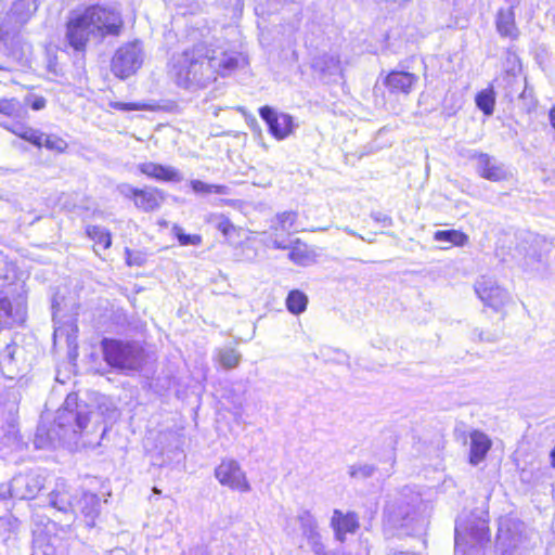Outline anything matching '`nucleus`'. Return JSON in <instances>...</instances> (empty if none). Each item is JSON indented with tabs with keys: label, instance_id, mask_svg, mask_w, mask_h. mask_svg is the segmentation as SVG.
Wrapping results in <instances>:
<instances>
[{
	"label": "nucleus",
	"instance_id": "nucleus-18",
	"mask_svg": "<svg viewBox=\"0 0 555 555\" xmlns=\"http://www.w3.org/2000/svg\"><path fill=\"white\" fill-rule=\"evenodd\" d=\"M302 535L307 539L312 552L315 555H326L324 552V545L322 538L319 532V526L314 516L308 509H301L296 516Z\"/></svg>",
	"mask_w": 555,
	"mask_h": 555
},
{
	"label": "nucleus",
	"instance_id": "nucleus-61",
	"mask_svg": "<svg viewBox=\"0 0 555 555\" xmlns=\"http://www.w3.org/2000/svg\"><path fill=\"white\" fill-rule=\"evenodd\" d=\"M86 444H92V441L91 440L82 441V446H86Z\"/></svg>",
	"mask_w": 555,
	"mask_h": 555
},
{
	"label": "nucleus",
	"instance_id": "nucleus-46",
	"mask_svg": "<svg viewBox=\"0 0 555 555\" xmlns=\"http://www.w3.org/2000/svg\"><path fill=\"white\" fill-rule=\"evenodd\" d=\"M140 189L132 186L129 183H121L117 185L118 193L125 198L132 199L134 202L138 196V192Z\"/></svg>",
	"mask_w": 555,
	"mask_h": 555
},
{
	"label": "nucleus",
	"instance_id": "nucleus-22",
	"mask_svg": "<svg viewBox=\"0 0 555 555\" xmlns=\"http://www.w3.org/2000/svg\"><path fill=\"white\" fill-rule=\"evenodd\" d=\"M418 76L405 70H392L384 80L385 86L391 93L409 94L417 83Z\"/></svg>",
	"mask_w": 555,
	"mask_h": 555
},
{
	"label": "nucleus",
	"instance_id": "nucleus-34",
	"mask_svg": "<svg viewBox=\"0 0 555 555\" xmlns=\"http://www.w3.org/2000/svg\"><path fill=\"white\" fill-rule=\"evenodd\" d=\"M190 185L197 194H228V186L220 184H209L201 180H191Z\"/></svg>",
	"mask_w": 555,
	"mask_h": 555
},
{
	"label": "nucleus",
	"instance_id": "nucleus-45",
	"mask_svg": "<svg viewBox=\"0 0 555 555\" xmlns=\"http://www.w3.org/2000/svg\"><path fill=\"white\" fill-rule=\"evenodd\" d=\"M111 107L122 111V112H130V111H141L146 109L149 105L144 103H124V102H112Z\"/></svg>",
	"mask_w": 555,
	"mask_h": 555
},
{
	"label": "nucleus",
	"instance_id": "nucleus-53",
	"mask_svg": "<svg viewBox=\"0 0 555 555\" xmlns=\"http://www.w3.org/2000/svg\"><path fill=\"white\" fill-rule=\"evenodd\" d=\"M478 337L480 340H485V341H494L496 339L495 335L489 334V335L485 336L483 332H479Z\"/></svg>",
	"mask_w": 555,
	"mask_h": 555
},
{
	"label": "nucleus",
	"instance_id": "nucleus-3",
	"mask_svg": "<svg viewBox=\"0 0 555 555\" xmlns=\"http://www.w3.org/2000/svg\"><path fill=\"white\" fill-rule=\"evenodd\" d=\"M427 512L428 504L421 494L404 488L386 503L384 521L403 534L411 535L424 529Z\"/></svg>",
	"mask_w": 555,
	"mask_h": 555
},
{
	"label": "nucleus",
	"instance_id": "nucleus-15",
	"mask_svg": "<svg viewBox=\"0 0 555 555\" xmlns=\"http://www.w3.org/2000/svg\"><path fill=\"white\" fill-rule=\"evenodd\" d=\"M261 119L267 124L270 134L276 140H284L297 127L294 118L286 113H279L275 108L266 105L259 108Z\"/></svg>",
	"mask_w": 555,
	"mask_h": 555
},
{
	"label": "nucleus",
	"instance_id": "nucleus-33",
	"mask_svg": "<svg viewBox=\"0 0 555 555\" xmlns=\"http://www.w3.org/2000/svg\"><path fill=\"white\" fill-rule=\"evenodd\" d=\"M86 233L89 238L94 241L95 244L102 245L104 249L112 245L111 233L103 227L100 225H88Z\"/></svg>",
	"mask_w": 555,
	"mask_h": 555
},
{
	"label": "nucleus",
	"instance_id": "nucleus-14",
	"mask_svg": "<svg viewBox=\"0 0 555 555\" xmlns=\"http://www.w3.org/2000/svg\"><path fill=\"white\" fill-rule=\"evenodd\" d=\"M17 412L18 406L15 400L0 402V440L10 449L17 448L20 444Z\"/></svg>",
	"mask_w": 555,
	"mask_h": 555
},
{
	"label": "nucleus",
	"instance_id": "nucleus-9",
	"mask_svg": "<svg viewBox=\"0 0 555 555\" xmlns=\"http://www.w3.org/2000/svg\"><path fill=\"white\" fill-rule=\"evenodd\" d=\"M524 522L504 517L499 521L495 538V552L498 555H513L524 543Z\"/></svg>",
	"mask_w": 555,
	"mask_h": 555
},
{
	"label": "nucleus",
	"instance_id": "nucleus-26",
	"mask_svg": "<svg viewBox=\"0 0 555 555\" xmlns=\"http://www.w3.org/2000/svg\"><path fill=\"white\" fill-rule=\"evenodd\" d=\"M164 202V193L157 188L140 189L134 199V206L145 212L156 210Z\"/></svg>",
	"mask_w": 555,
	"mask_h": 555
},
{
	"label": "nucleus",
	"instance_id": "nucleus-36",
	"mask_svg": "<svg viewBox=\"0 0 555 555\" xmlns=\"http://www.w3.org/2000/svg\"><path fill=\"white\" fill-rule=\"evenodd\" d=\"M0 113L9 117H21L25 109L16 99L0 100Z\"/></svg>",
	"mask_w": 555,
	"mask_h": 555
},
{
	"label": "nucleus",
	"instance_id": "nucleus-50",
	"mask_svg": "<svg viewBox=\"0 0 555 555\" xmlns=\"http://www.w3.org/2000/svg\"><path fill=\"white\" fill-rule=\"evenodd\" d=\"M1 125H2V127H4L5 129H8L9 131H11L12 133L16 134L20 138H21V133H23V131L27 127L20 122L12 124L11 126H9L7 124H1Z\"/></svg>",
	"mask_w": 555,
	"mask_h": 555
},
{
	"label": "nucleus",
	"instance_id": "nucleus-1",
	"mask_svg": "<svg viewBox=\"0 0 555 555\" xmlns=\"http://www.w3.org/2000/svg\"><path fill=\"white\" fill-rule=\"evenodd\" d=\"M244 63L245 59L237 52L198 42L171 56L169 74L181 88H203L215 81L217 75H230Z\"/></svg>",
	"mask_w": 555,
	"mask_h": 555
},
{
	"label": "nucleus",
	"instance_id": "nucleus-16",
	"mask_svg": "<svg viewBox=\"0 0 555 555\" xmlns=\"http://www.w3.org/2000/svg\"><path fill=\"white\" fill-rule=\"evenodd\" d=\"M215 476L221 485L233 490L240 492H248L250 490L245 473L235 460H223L216 467Z\"/></svg>",
	"mask_w": 555,
	"mask_h": 555
},
{
	"label": "nucleus",
	"instance_id": "nucleus-52",
	"mask_svg": "<svg viewBox=\"0 0 555 555\" xmlns=\"http://www.w3.org/2000/svg\"><path fill=\"white\" fill-rule=\"evenodd\" d=\"M44 106H46V99L42 98V96L36 98L31 102V108L35 109V111L42 109Z\"/></svg>",
	"mask_w": 555,
	"mask_h": 555
},
{
	"label": "nucleus",
	"instance_id": "nucleus-13",
	"mask_svg": "<svg viewBox=\"0 0 555 555\" xmlns=\"http://www.w3.org/2000/svg\"><path fill=\"white\" fill-rule=\"evenodd\" d=\"M72 490V487L65 479L59 478L53 490L48 494L49 507L65 516L66 526H70L76 520V508Z\"/></svg>",
	"mask_w": 555,
	"mask_h": 555
},
{
	"label": "nucleus",
	"instance_id": "nucleus-56",
	"mask_svg": "<svg viewBox=\"0 0 555 555\" xmlns=\"http://www.w3.org/2000/svg\"><path fill=\"white\" fill-rule=\"evenodd\" d=\"M550 461H551V466L555 468V447L552 449V451L550 453Z\"/></svg>",
	"mask_w": 555,
	"mask_h": 555
},
{
	"label": "nucleus",
	"instance_id": "nucleus-42",
	"mask_svg": "<svg viewBox=\"0 0 555 555\" xmlns=\"http://www.w3.org/2000/svg\"><path fill=\"white\" fill-rule=\"evenodd\" d=\"M515 100H518L519 102H521V104L526 111H531L535 106V102L533 99V91H532V89H529L527 87V85L515 96Z\"/></svg>",
	"mask_w": 555,
	"mask_h": 555
},
{
	"label": "nucleus",
	"instance_id": "nucleus-19",
	"mask_svg": "<svg viewBox=\"0 0 555 555\" xmlns=\"http://www.w3.org/2000/svg\"><path fill=\"white\" fill-rule=\"evenodd\" d=\"M470 159L476 160V170L478 175L489 181L499 182L507 179V171L504 166L498 163L487 153L474 152Z\"/></svg>",
	"mask_w": 555,
	"mask_h": 555
},
{
	"label": "nucleus",
	"instance_id": "nucleus-24",
	"mask_svg": "<svg viewBox=\"0 0 555 555\" xmlns=\"http://www.w3.org/2000/svg\"><path fill=\"white\" fill-rule=\"evenodd\" d=\"M517 5L508 3L507 9H500L496 14V30L498 33L505 38H509L511 40H515L519 36V30L515 24V13L514 9Z\"/></svg>",
	"mask_w": 555,
	"mask_h": 555
},
{
	"label": "nucleus",
	"instance_id": "nucleus-44",
	"mask_svg": "<svg viewBox=\"0 0 555 555\" xmlns=\"http://www.w3.org/2000/svg\"><path fill=\"white\" fill-rule=\"evenodd\" d=\"M21 138L40 147V140H43V133L39 130L26 127L23 133H21Z\"/></svg>",
	"mask_w": 555,
	"mask_h": 555
},
{
	"label": "nucleus",
	"instance_id": "nucleus-20",
	"mask_svg": "<svg viewBox=\"0 0 555 555\" xmlns=\"http://www.w3.org/2000/svg\"><path fill=\"white\" fill-rule=\"evenodd\" d=\"M26 296L17 294L13 299L0 298V322L4 324L22 323L26 318Z\"/></svg>",
	"mask_w": 555,
	"mask_h": 555
},
{
	"label": "nucleus",
	"instance_id": "nucleus-7",
	"mask_svg": "<svg viewBox=\"0 0 555 555\" xmlns=\"http://www.w3.org/2000/svg\"><path fill=\"white\" fill-rule=\"evenodd\" d=\"M46 485L44 472L40 468H31L14 475L9 483V488H2V496L10 494L11 498L18 500H31L43 489Z\"/></svg>",
	"mask_w": 555,
	"mask_h": 555
},
{
	"label": "nucleus",
	"instance_id": "nucleus-55",
	"mask_svg": "<svg viewBox=\"0 0 555 555\" xmlns=\"http://www.w3.org/2000/svg\"><path fill=\"white\" fill-rule=\"evenodd\" d=\"M532 259H535L538 262H542L544 260V256L540 254H535V251L530 256Z\"/></svg>",
	"mask_w": 555,
	"mask_h": 555
},
{
	"label": "nucleus",
	"instance_id": "nucleus-40",
	"mask_svg": "<svg viewBox=\"0 0 555 555\" xmlns=\"http://www.w3.org/2000/svg\"><path fill=\"white\" fill-rule=\"evenodd\" d=\"M41 146H44L51 151L62 152L66 149L67 144L63 139L59 137L47 135L43 133V140H40V147Z\"/></svg>",
	"mask_w": 555,
	"mask_h": 555
},
{
	"label": "nucleus",
	"instance_id": "nucleus-12",
	"mask_svg": "<svg viewBox=\"0 0 555 555\" xmlns=\"http://www.w3.org/2000/svg\"><path fill=\"white\" fill-rule=\"evenodd\" d=\"M298 219L297 211L288 210L276 214L271 221L270 231L266 234V244L274 249H287V237Z\"/></svg>",
	"mask_w": 555,
	"mask_h": 555
},
{
	"label": "nucleus",
	"instance_id": "nucleus-29",
	"mask_svg": "<svg viewBox=\"0 0 555 555\" xmlns=\"http://www.w3.org/2000/svg\"><path fill=\"white\" fill-rule=\"evenodd\" d=\"M434 240L440 243H448L454 246H464L468 242V236L459 230H439L434 234Z\"/></svg>",
	"mask_w": 555,
	"mask_h": 555
},
{
	"label": "nucleus",
	"instance_id": "nucleus-8",
	"mask_svg": "<svg viewBox=\"0 0 555 555\" xmlns=\"http://www.w3.org/2000/svg\"><path fill=\"white\" fill-rule=\"evenodd\" d=\"M144 53L141 41H132L121 46L114 54L111 63L113 74L125 79L133 75L143 64Z\"/></svg>",
	"mask_w": 555,
	"mask_h": 555
},
{
	"label": "nucleus",
	"instance_id": "nucleus-17",
	"mask_svg": "<svg viewBox=\"0 0 555 555\" xmlns=\"http://www.w3.org/2000/svg\"><path fill=\"white\" fill-rule=\"evenodd\" d=\"M475 292L478 298L488 307L499 311L509 299L508 293L498 283L486 276H481L475 283Z\"/></svg>",
	"mask_w": 555,
	"mask_h": 555
},
{
	"label": "nucleus",
	"instance_id": "nucleus-4",
	"mask_svg": "<svg viewBox=\"0 0 555 555\" xmlns=\"http://www.w3.org/2000/svg\"><path fill=\"white\" fill-rule=\"evenodd\" d=\"M487 513L462 514L455 520L454 555H487L490 543Z\"/></svg>",
	"mask_w": 555,
	"mask_h": 555
},
{
	"label": "nucleus",
	"instance_id": "nucleus-38",
	"mask_svg": "<svg viewBox=\"0 0 555 555\" xmlns=\"http://www.w3.org/2000/svg\"><path fill=\"white\" fill-rule=\"evenodd\" d=\"M172 231H173L175 235L177 236L180 245H182V246H188V245L197 246L202 242V238L199 235L186 234V233H184L183 229L179 225H175Z\"/></svg>",
	"mask_w": 555,
	"mask_h": 555
},
{
	"label": "nucleus",
	"instance_id": "nucleus-30",
	"mask_svg": "<svg viewBox=\"0 0 555 555\" xmlns=\"http://www.w3.org/2000/svg\"><path fill=\"white\" fill-rule=\"evenodd\" d=\"M477 107L486 115L491 116L494 111L495 93L493 87H489L477 93L475 99Z\"/></svg>",
	"mask_w": 555,
	"mask_h": 555
},
{
	"label": "nucleus",
	"instance_id": "nucleus-51",
	"mask_svg": "<svg viewBox=\"0 0 555 555\" xmlns=\"http://www.w3.org/2000/svg\"><path fill=\"white\" fill-rule=\"evenodd\" d=\"M10 268V263L5 258H0V279H9L8 271Z\"/></svg>",
	"mask_w": 555,
	"mask_h": 555
},
{
	"label": "nucleus",
	"instance_id": "nucleus-43",
	"mask_svg": "<svg viewBox=\"0 0 555 555\" xmlns=\"http://www.w3.org/2000/svg\"><path fill=\"white\" fill-rule=\"evenodd\" d=\"M375 472V467L370 464L353 465L350 467L349 474L353 478H369Z\"/></svg>",
	"mask_w": 555,
	"mask_h": 555
},
{
	"label": "nucleus",
	"instance_id": "nucleus-47",
	"mask_svg": "<svg viewBox=\"0 0 555 555\" xmlns=\"http://www.w3.org/2000/svg\"><path fill=\"white\" fill-rule=\"evenodd\" d=\"M157 166H158V164H156V163L146 162V163H142L139 165V170L141 173H143L150 178H154V176L156 175Z\"/></svg>",
	"mask_w": 555,
	"mask_h": 555
},
{
	"label": "nucleus",
	"instance_id": "nucleus-10",
	"mask_svg": "<svg viewBox=\"0 0 555 555\" xmlns=\"http://www.w3.org/2000/svg\"><path fill=\"white\" fill-rule=\"evenodd\" d=\"M94 33L86 16L85 10L69 16L66 23L65 41L75 51L83 53Z\"/></svg>",
	"mask_w": 555,
	"mask_h": 555
},
{
	"label": "nucleus",
	"instance_id": "nucleus-54",
	"mask_svg": "<svg viewBox=\"0 0 555 555\" xmlns=\"http://www.w3.org/2000/svg\"><path fill=\"white\" fill-rule=\"evenodd\" d=\"M548 117H550V122H551V126L554 128L555 130V105L551 108L550 113H548Z\"/></svg>",
	"mask_w": 555,
	"mask_h": 555
},
{
	"label": "nucleus",
	"instance_id": "nucleus-6",
	"mask_svg": "<svg viewBox=\"0 0 555 555\" xmlns=\"http://www.w3.org/2000/svg\"><path fill=\"white\" fill-rule=\"evenodd\" d=\"M85 12L94 33V39L102 40L106 36L120 34L124 21L116 8L95 4L86 8Z\"/></svg>",
	"mask_w": 555,
	"mask_h": 555
},
{
	"label": "nucleus",
	"instance_id": "nucleus-41",
	"mask_svg": "<svg viewBox=\"0 0 555 555\" xmlns=\"http://www.w3.org/2000/svg\"><path fill=\"white\" fill-rule=\"evenodd\" d=\"M209 221L214 223V225L224 235H229L230 232L233 230V224L224 215H211L209 217Z\"/></svg>",
	"mask_w": 555,
	"mask_h": 555
},
{
	"label": "nucleus",
	"instance_id": "nucleus-28",
	"mask_svg": "<svg viewBox=\"0 0 555 555\" xmlns=\"http://www.w3.org/2000/svg\"><path fill=\"white\" fill-rule=\"evenodd\" d=\"M314 70L324 75H336L340 70V61L337 55L324 53L313 60Z\"/></svg>",
	"mask_w": 555,
	"mask_h": 555
},
{
	"label": "nucleus",
	"instance_id": "nucleus-25",
	"mask_svg": "<svg viewBox=\"0 0 555 555\" xmlns=\"http://www.w3.org/2000/svg\"><path fill=\"white\" fill-rule=\"evenodd\" d=\"M492 443L489 437L479 431L474 430L470 434L469 463L474 466L482 462L489 452Z\"/></svg>",
	"mask_w": 555,
	"mask_h": 555
},
{
	"label": "nucleus",
	"instance_id": "nucleus-27",
	"mask_svg": "<svg viewBox=\"0 0 555 555\" xmlns=\"http://www.w3.org/2000/svg\"><path fill=\"white\" fill-rule=\"evenodd\" d=\"M289 259L298 266H308L314 261V253L310 250L306 243L297 238L292 244H288Z\"/></svg>",
	"mask_w": 555,
	"mask_h": 555
},
{
	"label": "nucleus",
	"instance_id": "nucleus-35",
	"mask_svg": "<svg viewBox=\"0 0 555 555\" xmlns=\"http://www.w3.org/2000/svg\"><path fill=\"white\" fill-rule=\"evenodd\" d=\"M153 179L163 182H180L182 181L183 177L181 172L175 167L158 164L156 175Z\"/></svg>",
	"mask_w": 555,
	"mask_h": 555
},
{
	"label": "nucleus",
	"instance_id": "nucleus-32",
	"mask_svg": "<svg viewBox=\"0 0 555 555\" xmlns=\"http://www.w3.org/2000/svg\"><path fill=\"white\" fill-rule=\"evenodd\" d=\"M36 10L37 4L35 0H17L12 7L13 15H15L21 23L27 22Z\"/></svg>",
	"mask_w": 555,
	"mask_h": 555
},
{
	"label": "nucleus",
	"instance_id": "nucleus-59",
	"mask_svg": "<svg viewBox=\"0 0 555 555\" xmlns=\"http://www.w3.org/2000/svg\"><path fill=\"white\" fill-rule=\"evenodd\" d=\"M2 488H9V486L1 485V486H0V494H2V492H3V489H2ZM7 495H8V494H5V495H3V496H2V495H0V499H5V498H7Z\"/></svg>",
	"mask_w": 555,
	"mask_h": 555
},
{
	"label": "nucleus",
	"instance_id": "nucleus-58",
	"mask_svg": "<svg viewBox=\"0 0 555 555\" xmlns=\"http://www.w3.org/2000/svg\"><path fill=\"white\" fill-rule=\"evenodd\" d=\"M534 243H535V245H542L543 247H547L548 246V243L546 241H543V240H535Z\"/></svg>",
	"mask_w": 555,
	"mask_h": 555
},
{
	"label": "nucleus",
	"instance_id": "nucleus-11",
	"mask_svg": "<svg viewBox=\"0 0 555 555\" xmlns=\"http://www.w3.org/2000/svg\"><path fill=\"white\" fill-rule=\"evenodd\" d=\"M526 82L517 55L508 52L506 68L502 76L495 79L496 87L503 90L504 98L513 102L515 96L526 86Z\"/></svg>",
	"mask_w": 555,
	"mask_h": 555
},
{
	"label": "nucleus",
	"instance_id": "nucleus-21",
	"mask_svg": "<svg viewBox=\"0 0 555 555\" xmlns=\"http://www.w3.org/2000/svg\"><path fill=\"white\" fill-rule=\"evenodd\" d=\"M331 526L334 530L336 540L344 542L347 533H356L359 529V518L354 512L343 513L334 509L331 519Z\"/></svg>",
	"mask_w": 555,
	"mask_h": 555
},
{
	"label": "nucleus",
	"instance_id": "nucleus-48",
	"mask_svg": "<svg viewBox=\"0 0 555 555\" xmlns=\"http://www.w3.org/2000/svg\"><path fill=\"white\" fill-rule=\"evenodd\" d=\"M126 255L129 266H142L144 263V257L139 253H131L129 249H126Z\"/></svg>",
	"mask_w": 555,
	"mask_h": 555
},
{
	"label": "nucleus",
	"instance_id": "nucleus-57",
	"mask_svg": "<svg viewBox=\"0 0 555 555\" xmlns=\"http://www.w3.org/2000/svg\"><path fill=\"white\" fill-rule=\"evenodd\" d=\"M345 232H346L347 234H349V235L357 236V237H359V238L363 240V237H362L361 235L357 234L353 230H351V229H349V228H346V229H345Z\"/></svg>",
	"mask_w": 555,
	"mask_h": 555
},
{
	"label": "nucleus",
	"instance_id": "nucleus-31",
	"mask_svg": "<svg viewBox=\"0 0 555 555\" xmlns=\"http://www.w3.org/2000/svg\"><path fill=\"white\" fill-rule=\"evenodd\" d=\"M308 297L305 293L298 289H293L288 293L286 298L287 310L293 314H300L307 309Z\"/></svg>",
	"mask_w": 555,
	"mask_h": 555
},
{
	"label": "nucleus",
	"instance_id": "nucleus-49",
	"mask_svg": "<svg viewBox=\"0 0 555 555\" xmlns=\"http://www.w3.org/2000/svg\"><path fill=\"white\" fill-rule=\"evenodd\" d=\"M371 216L376 222L382 223L384 227L392 225V219L383 212H373Z\"/></svg>",
	"mask_w": 555,
	"mask_h": 555
},
{
	"label": "nucleus",
	"instance_id": "nucleus-60",
	"mask_svg": "<svg viewBox=\"0 0 555 555\" xmlns=\"http://www.w3.org/2000/svg\"><path fill=\"white\" fill-rule=\"evenodd\" d=\"M507 3H512L514 5H518L520 3V0H505Z\"/></svg>",
	"mask_w": 555,
	"mask_h": 555
},
{
	"label": "nucleus",
	"instance_id": "nucleus-5",
	"mask_svg": "<svg viewBox=\"0 0 555 555\" xmlns=\"http://www.w3.org/2000/svg\"><path fill=\"white\" fill-rule=\"evenodd\" d=\"M101 348L105 362L122 372L138 371L143 363V351L134 343L103 338Z\"/></svg>",
	"mask_w": 555,
	"mask_h": 555
},
{
	"label": "nucleus",
	"instance_id": "nucleus-2",
	"mask_svg": "<svg viewBox=\"0 0 555 555\" xmlns=\"http://www.w3.org/2000/svg\"><path fill=\"white\" fill-rule=\"evenodd\" d=\"M91 413L87 403L78 401L76 393H69L62 408L57 410L52 426L48 427L44 424L38 426L34 440L36 448H56L61 444L78 446L90 422Z\"/></svg>",
	"mask_w": 555,
	"mask_h": 555
},
{
	"label": "nucleus",
	"instance_id": "nucleus-37",
	"mask_svg": "<svg viewBox=\"0 0 555 555\" xmlns=\"http://www.w3.org/2000/svg\"><path fill=\"white\" fill-rule=\"evenodd\" d=\"M241 354L233 348H225L219 351V362L225 369H233L238 365Z\"/></svg>",
	"mask_w": 555,
	"mask_h": 555
},
{
	"label": "nucleus",
	"instance_id": "nucleus-23",
	"mask_svg": "<svg viewBox=\"0 0 555 555\" xmlns=\"http://www.w3.org/2000/svg\"><path fill=\"white\" fill-rule=\"evenodd\" d=\"M100 499L96 494L85 492L80 499L74 503L76 515L78 512L85 517L86 525L93 527L95 518L100 514Z\"/></svg>",
	"mask_w": 555,
	"mask_h": 555
},
{
	"label": "nucleus",
	"instance_id": "nucleus-39",
	"mask_svg": "<svg viewBox=\"0 0 555 555\" xmlns=\"http://www.w3.org/2000/svg\"><path fill=\"white\" fill-rule=\"evenodd\" d=\"M55 548L46 539L38 535L34 539L31 555H54Z\"/></svg>",
	"mask_w": 555,
	"mask_h": 555
}]
</instances>
